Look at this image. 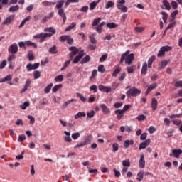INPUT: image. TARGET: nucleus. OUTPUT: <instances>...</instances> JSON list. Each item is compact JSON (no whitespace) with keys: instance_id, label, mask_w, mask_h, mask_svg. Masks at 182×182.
<instances>
[{"instance_id":"nucleus-2","label":"nucleus","mask_w":182,"mask_h":182,"mask_svg":"<svg viewBox=\"0 0 182 182\" xmlns=\"http://www.w3.org/2000/svg\"><path fill=\"white\" fill-rule=\"evenodd\" d=\"M130 51L127 50L126 53L122 55L119 64L122 65L124 61H125V64L128 65H131L134 60V55L133 53L129 54Z\"/></svg>"},{"instance_id":"nucleus-35","label":"nucleus","mask_w":182,"mask_h":182,"mask_svg":"<svg viewBox=\"0 0 182 182\" xmlns=\"http://www.w3.org/2000/svg\"><path fill=\"white\" fill-rule=\"evenodd\" d=\"M75 26H76V23L73 22L71 25H70L68 27L66 28V29L65 30V32L70 31L71 30L74 29Z\"/></svg>"},{"instance_id":"nucleus-28","label":"nucleus","mask_w":182,"mask_h":182,"mask_svg":"<svg viewBox=\"0 0 182 182\" xmlns=\"http://www.w3.org/2000/svg\"><path fill=\"white\" fill-rule=\"evenodd\" d=\"M25 44H26V46H28V47L31 46V47H33V48H35V49L37 48V45H36V43H33V42H31V41H26V42H25Z\"/></svg>"},{"instance_id":"nucleus-52","label":"nucleus","mask_w":182,"mask_h":182,"mask_svg":"<svg viewBox=\"0 0 182 182\" xmlns=\"http://www.w3.org/2000/svg\"><path fill=\"white\" fill-rule=\"evenodd\" d=\"M144 178V172L143 171H139L137 174V178L136 179L139 181H141L142 178Z\"/></svg>"},{"instance_id":"nucleus-29","label":"nucleus","mask_w":182,"mask_h":182,"mask_svg":"<svg viewBox=\"0 0 182 182\" xmlns=\"http://www.w3.org/2000/svg\"><path fill=\"white\" fill-rule=\"evenodd\" d=\"M100 0H98V1H92L90 4V10L93 11V9H95L97 4L100 2Z\"/></svg>"},{"instance_id":"nucleus-53","label":"nucleus","mask_w":182,"mask_h":182,"mask_svg":"<svg viewBox=\"0 0 182 182\" xmlns=\"http://www.w3.org/2000/svg\"><path fill=\"white\" fill-rule=\"evenodd\" d=\"M122 166L124 167H130V161L129 159L124 160L122 161Z\"/></svg>"},{"instance_id":"nucleus-59","label":"nucleus","mask_w":182,"mask_h":182,"mask_svg":"<svg viewBox=\"0 0 182 182\" xmlns=\"http://www.w3.org/2000/svg\"><path fill=\"white\" fill-rule=\"evenodd\" d=\"M171 4L173 9H177L178 8V4L176 1H172Z\"/></svg>"},{"instance_id":"nucleus-31","label":"nucleus","mask_w":182,"mask_h":182,"mask_svg":"<svg viewBox=\"0 0 182 182\" xmlns=\"http://www.w3.org/2000/svg\"><path fill=\"white\" fill-rule=\"evenodd\" d=\"M85 116H86L85 112H79L78 113H77L75 115V119H78L79 118H81V117H85Z\"/></svg>"},{"instance_id":"nucleus-22","label":"nucleus","mask_w":182,"mask_h":182,"mask_svg":"<svg viewBox=\"0 0 182 182\" xmlns=\"http://www.w3.org/2000/svg\"><path fill=\"white\" fill-rule=\"evenodd\" d=\"M117 7L118 8V9H120L122 12H127L128 11V8L123 4H117Z\"/></svg>"},{"instance_id":"nucleus-44","label":"nucleus","mask_w":182,"mask_h":182,"mask_svg":"<svg viewBox=\"0 0 182 182\" xmlns=\"http://www.w3.org/2000/svg\"><path fill=\"white\" fill-rule=\"evenodd\" d=\"M64 4H65V1L64 0H60L57 4L55 8H57V9H63L62 7L63 6Z\"/></svg>"},{"instance_id":"nucleus-25","label":"nucleus","mask_w":182,"mask_h":182,"mask_svg":"<svg viewBox=\"0 0 182 182\" xmlns=\"http://www.w3.org/2000/svg\"><path fill=\"white\" fill-rule=\"evenodd\" d=\"M147 67H148V64L146 62H144L143 63V66H142V68H141V74L145 75H146L147 73Z\"/></svg>"},{"instance_id":"nucleus-57","label":"nucleus","mask_w":182,"mask_h":182,"mask_svg":"<svg viewBox=\"0 0 182 182\" xmlns=\"http://www.w3.org/2000/svg\"><path fill=\"white\" fill-rule=\"evenodd\" d=\"M26 140V136L24 134H20L18 137V141L22 142Z\"/></svg>"},{"instance_id":"nucleus-60","label":"nucleus","mask_w":182,"mask_h":182,"mask_svg":"<svg viewBox=\"0 0 182 182\" xmlns=\"http://www.w3.org/2000/svg\"><path fill=\"white\" fill-rule=\"evenodd\" d=\"M108 55L105 53V55H102V57L100 59V63L105 62L107 59Z\"/></svg>"},{"instance_id":"nucleus-41","label":"nucleus","mask_w":182,"mask_h":182,"mask_svg":"<svg viewBox=\"0 0 182 182\" xmlns=\"http://www.w3.org/2000/svg\"><path fill=\"white\" fill-rule=\"evenodd\" d=\"M53 86V83H50L48 86H46V87L44 89L45 94H48L50 92Z\"/></svg>"},{"instance_id":"nucleus-61","label":"nucleus","mask_w":182,"mask_h":182,"mask_svg":"<svg viewBox=\"0 0 182 182\" xmlns=\"http://www.w3.org/2000/svg\"><path fill=\"white\" fill-rule=\"evenodd\" d=\"M174 86L176 88H179V87L182 88V80L176 82Z\"/></svg>"},{"instance_id":"nucleus-5","label":"nucleus","mask_w":182,"mask_h":182,"mask_svg":"<svg viewBox=\"0 0 182 182\" xmlns=\"http://www.w3.org/2000/svg\"><path fill=\"white\" fill-rule=\"evenodd\" d=\"M18 50V48L16 43H13V44H11V45L9 46V48H8L9 53H11V54H16V53H17Z\"/></svg>"},{"instance_id":"nucleus-12","label":"nucleus","mask_w":182,"mask_h":182,"mask_svg":"<svg viewBox=\"0 0 182 182\" xmlns=\"http://www.w3.org/2000/svg\"><path fill=\"white\" fill-rule=\"evenodd\" d=\"M58 14L60 17L63 18V23H65V21L67 20V17L65 16V11L63 9H59L58 11Z\"/></svg>"},{"instance_id":"nucleus-36","label":"nucleus","mask_w":182,"mask_h":182,"mask_svg":"<svg viewBox=\"0 0 182 182\" xmlns=\"http://www.w3.org/2000/svg\"><path fill=\"white\" fill-rule=\"evenodd\" d=\"M31 20V17L30 16H27L25 19H23L20 26H18V28L21 29L23 28V26L25 25V23L28 21H29Z\"/></svg>"},{"instance_id":"nucleus-49","label":"nucleus","mask_w":182,"mask_h":182,"mask_svg":"<svg viewBox=\"0 0 182 182\" xmlns=\"http://www.w3.org/2000/svg\"><path fill=\"white\" fill-rule=\"evenodd\" d=\"M136 119L139 122H142L146 119V116H145L144 114H139L137 117Z\"/></svg>"},{"instance_id":"nucleus-64","label":"nucleus","mask_w":182,"mask_h":182,"mask_svg":"<svg viewBox=\"0 0 182 182\" xmlns=\"http://www.w3.org/2000/svg\"><path fill=\"white\" fill-rule=\"evenodd\" d=\"M89 9L88 6H84L80 9L81 12H84L85 14H87V11Z\"/></svg>"},{"instance_id":"nucleus-33","label":"nucleus","mask_w":182,"mask_h":182,"mask_svg":"<svg viewBox=\"0 0 182 182\" xmlns=\"http://www.w3.org/2000/svg\"><path fill=\"white\" fill-rule=\"evenodd\" d=\"M76 95L77 97L80 98V100H81L82 102H83V103L86 102L87 98L85 96H83L81 93L77 92Z\"/></svg>"},{"instance_id":"nucleus-24","label":"nucleus","mask_w":182,"mask_h":182,"mask_svg":"<svg viewBox=\"0 0 182 182\" xmlns=\"http://www.w3.org/2000/svg\"><path fill=\"white\" fill-rule=\"evenodd\" d=\"M158 104V101L156 98H153L152 99V102H151V107L153 111H156V108H157V105Z\"/></svg>"},{"instance_id":"nucleus-51","label":"nucleus","mask_w":182,"mask_h":182,"mask_svg":"<svg viewBox=\"0 0 182 182\" xmlns=\"http://www.w3.org/2000/svg\"><path fill=\"white\" fill-rule=\"evenodd\" d=\"M68 35H63V36H61L60 37V42L61 43H65V41H67L68 38Z\"/></svg>"},{"instance_id":"nucleus-38","label":"nucleus","mask_w":182,"mask_h":182,"mask_svg":"<svg viewBox=\"0 0 182 182\" xmlns=\"http://www.w3.org/2000/svg\"><path fill=\"white\" fill-rule=\"evenodd\" d=\"M107 28H109V29H114V28H116L118 27V25L116 24V23H114V22H112V23H108L107 24Z\"/></svg>"},{"instance_id":"nucleus-21","label":"nucleus","mask_w":182,"mask_h":182,"mask_svg":"<svg viewBox=\"0 0 182 182\" xmlns=\"http://www.w3.org/2000/svg\"><path fill=\"white\" fill-rule=\"evenodd\" d=\"M133 144H134L133 139H131V140L127 139L124 142V147L125 149H128L130 145H133Z\"/></svg>"},{"instance_id":"nucleus-8","label":"nucleus","mask_w":182,"mask_h":182,"mask_svg":"<svg viewBox=\"0 0 182 182\" xmlns=\"http://www.w3.org/2000/svg\"><path fill=\"white\" fill-rule=\"evenodd\" d=\"M85 55V53H84V50H80L79 53V55H77V56H75V58L73 60V63L74 64H77L80 60L82 58V57H84Z\"/></svg>"},{"instance_id":"nucleus-9","label":"nucleus","mask_w":182,"mask_h":182,"mask_svg":"<svg viewBox=\"0 0 182 182\" xmlns=\"http://www.w3.org/2000/svg\"><path fill=\"white\" fill-rule=\"evenodd\" d=\"M15 15H11L6 18L4 22H2V26H6L11 23V22L14 20Z\"/></svg>"},{"instance_id":"nucleus-58","label":"nucleus","mask_w":182,"mask_h":182,"mask_svg":"<svg viewBox=\"0 0 182 182\" xmlns=\"http://www.w3.org/2000/svg\"><path fill=\"white\" fill-rule=\"evenodd\" d=\"M27 118L30 119V124L33 125L35 123V119L32 115H28Z\"/></svg>"},{"instance_id":"nucleus-20","label":"nucleus","mask_w":182,"mask_h":182,"mask_svg":"<svg viewBox=\"0 0 182 182\" xmlns=\"http://www.w3.org/2000/svg\"><path fill=\"white\" fill-rule=\"evenodd\" d=\"M95 35H96L95 33H92V35L89 36V38H90V41L91 43L94 44V45H97V41L95 38Z\"/></svg>"},{"instance_id":"nucleus-1","label":"nucleus","mask_w":182,"mask_h":182,"mask_svg":"<svg viewBox=\"0 0 182 182\" xmlns=\"http://www.w3.org/2000/svg\"><path fill=\"white\" fill-rule=\"evenodd\" d=\"M45 33H41L33 36L34 39H40V43H43L47 38H51L56 33V30L53 27H47L44 28Z\"/></svg>"},{"instance_id":"nucleus-50","label":"nucleus","mask_w":182,"mask_h":182,"mask_svg":"<svg viewBox=\"0 0 182 182\" xmlns=\"http://www.w3.org/2000/svg\"><path fill=\"white\" fill-rule=\"evenodd\" d=\"M33 75H34V79H35V80L39 79L40 77H41V73H40V71H38V70H35V71L33 72Z\"/></svg>"},{"instance_id":"nucleus-40","label":"nucleus","mask_w":182,"mask_h":182,"mask_svg":"<svg viewBox=\"0 0 182 182\" xmlns=\"http://www.w3.org/2000/svg\"><path fill=\"white\" fill-rule=\"evenodd\" d=\"M69 50L71 51L73 54L75 55L79 53L78 49L75 46L70 47Z\"/></svg>"},{"instance_id":"nucleus-16","label":"nucleus","mask_w":182,"mask_h":182,"mask_svg":"<svg viewBox=\"0 0 182 182\" xmlns=\"http://www.w3.org/2000/svg\"><path fill=\"white\" fill-rule=\"evenodd\" d=\"M100 107L105 114H109L110 109L105 104H101Z\"/></svg>"},{"instance_id":"nucleus-23","label":"nucleus","mask_w":182,"mask_h":182,"mask_svg":"<svg viewBox=\"0 0 182 182\" xmlns=\"http://www.w3.org/2000/svg\"><path fill=\"white\" fill-rule=\"evenodd\" d=\"M92 134H89L84 140V144L86 145L90 144L92 142Z\"/></svg>"},{"instance_id":"nucleus-19","label":"nucleus","mask_w":182,"mask_h":182,"mask_svg":"<svg viewBox=\"0 0 182 182\" xmlns=\"http://www.w3.org/2000/svg\"><path fill=\"white\" fill-rule=\"evenodd\" d=\"M167 65H168V60H164L159 64V65L158 67V69L160 70H163L164 68H165L166 67Z\"/></svg>"},{"instance_id":"nucleus-48","label":"nucleus","mask_w":182,"mask_h":182,"mask_svg":"<svg viewBox=\"0 0 182 182\" xmlns=\"http://www.w3.org/2000/svg\"><path fill=\"white\" fill-rule=\"evenodd\" d=\"M63 78H64V76L63 75H59L55 77V81L61 82L63 81Z\"/></svg>"},{"instance_id":"nucleus-45","label":"nucleus","mask_w":182,"mask_h":182,"mask_svg":"<svg viewBox=\"0 0 182 182\" xmlns=\"http://www.w3.org/2000/svg\"><path fill=\"white\" fill-rule=\"evenodd\" d=\"M29 105H30L29 102H27V101H26V102H24V103H23V105H20V107H21V109L26 110V109L27 107H28Z\"/></svg>"},{"instance_id":"nucleus-46","label":"nucleus","mask_w":182,"mask_h":182,"mask_svg":"<svg viewBox=\"0 0 182 182\" xmlns=\"http://www.w3.org/2000/svg\"><path fill=\"white\" fill-rule=\"evenodd\" d=\"M28 58L29 61H33L34 60L33 53L32 50H29L28 53Z\"/></svg>"},{"instance_id":"nucleus-30","label":"nucleus","mask_w":182,"mask_h":182,"mask_svg":"<svg viewBox=\"0 0 182 182\" xmlns=\"http://www.w3.org/2000/svg\"><path fill=\"white\" fill-rule=\"evenodd\" d=\"M49 53L52 55H55L58 53L56 46H53V47L49 48Z\"/></svg>"},{"instance_id":"nucleus-4","label":"nucleus","mask_w":182,"mask_h":182,"mask_svg":"<svg viewBox=\"0 0 182 182\" xmlns=\"http://www.w3.org/2000/svg\"><path fill=\"white\" fill-rule=\"evenodd\" d=\"M172 50V47L171 46H163L161 48L160 51L159 52L157 56L159 58H162L165 55V53L166 52H168L171 51Z\"/></svg>"},{"instance_id":"nucleus-37","label":"nucleus","mask_w":182,"mask_h":182,"mask_svg":"<svg viewBox=\"0 0 182 182\" xmlns=\"http://www.w3.org/2000/svg\"><path fill=\"white\" fill-rule=\"evenodd\" d=\"M19 6L18 5L12 6L9 9V12H17L18 11Z\"/></svg>"},{"instance_id":"nucleus-15","label":"nucleus","mask_w":182,"mask_h":182,"mask_svg":"<svg viewBox=\"0 0 182 182\" xmlns=\"http://www.w3.org/2000/svg\"><path fill=\"white\" fill-rule=\"evenodd\" d=\"M145 164H146V161L144 160V154H141L140 156V160H139V168H144Z\"/></svg>"},{"instance_id":"nucleus-17","label":"nucleus","mask_w":182,"mask_h":182,"mask_svg":"<svg viewBox=\"0 0 182 182\" xmlns=\"http://www.w3.org/2000/svg\"><path fill=\"white\" fill-rule=\"evenodd\" d=\"M73 102H76V99H70V100H68V101H66V102H65L63 104V105H62V107H61V108H62V109H65L70 104H71Z\"/></svg>"},{"instance_id":"nucleus-13","label":"nucleus","mask_w":182,"mask_h":182,"mask_svg":"<svg viewBox=\"0 0 182 182\" xmlns=\"http://www.w3.org/2000/svg\"><path fill=\"white\" fill-rule=\"evenodd\" d=\"M114 114H117V119L119 121L124 117V111L122 109H117L114 111Z\"/></svg>"},{"instance_id":"nucleus-6","label":"nucleus","mask_w":182,"mask_h":182,"mask_svg":"<svg viewBox=\"0 0 182 182\" xmlns=\"http://www.w3.org/2000/svg\"><path fill=\"white\" fill-rule=\"evenodd\" d=\"M98 89L100 92H105L107 94L111 92V91H112V87H107V86H105L103 85H98Z\"/></svg>"},{"instance_id":"nucleus-39","label":"nucleus","mask_w":182,"mask_h":182,"mask_svg":"<svg viewBox=\"0 0 182 182\" xmlns=\"http://www.w3.org/2000/svg\"><path fill=\"white\" fill-rule=\"evenodd\" d=\"M161 15L163 16V17H162L163 21H164L165 23H166L168 18V14L166 12H165V11H162L161 13Z\"/></svg>"},{"instance_id":"nucleus-55","label":"nucleus","mask_w":182,"mask_h":182,"mask_svg":"<svg viewBox=\"0 0 182 182\" xmlns=\"http://www.w3.org/2000/svg\"><path fill=\"white\" fill-rule=\"evenodd\" d=\"M113 149L112 151L114 153L117 152L119 150V144L117 143H114L112 145Z\"/></svg>"},{"instance_id":"nucleus-62","label":"nucleus","mask_w":182,"mask_h":182,"mask_svg":"<svg viewBox=\"0 0 182 182\" xmlns=\"http://www.w3.org/2000/svg\"><path fill=\"white\" fill-rule=\"evenodd\" d=\"M98 71L100 72V73H105V69L104 65H100L98 66Z\"/></svg>"},{"instance_id":"nucleus-3","label":"nucleus","mask_w":182,"mask_h":182,"mask_svg":"<svg viewBox=\"0 0 182 182\" xmlns=\"http://www.w3.org/2000/svg\"><path fill=\"white\" fill-rule=\"evenodd\" d=\"M141 91L134 87H132L127 92V96L129 97H136L141 95Z\"/></svg>"},{"instance_id":"nucleus-43","label":"nucleus","mask_w":182,"mask_h":182,"mask_svg":"<svg viewBox=\"0 0 182 182\" xmlns=\"http://www.w3.org/2000/svg\"><path fill=\"white\" fill-rule=\"evenodd\" d=\"M101 21H102L101 18H97L94 19V21L92 23V26H93V27L97 26Z\"/></svg>"},{"instance_id":"nucleus-11","label":"nucleus","mask_w":182,"mask_h":182,"mask_svg":"<svg viewBox=\"0 0 182 182\" xmlns=\"http://www.w3.org/2000/svg\"><path fill=\"white\" fill-rule=\"evenodd\" d=\"M163 5L164 6H161L162 9H166V11H171V6L168 0H163Z\"/></svg>"},{"instance_id":"nucleus-14","label":"nucleus","mask_w":182,"mask_h":182,"mask_svg":"<svg viewBox=\"0 0 182 182\" xmlns=\"http://www.w3.org/2000/svg\"><path fill=\"white\" fill-rule=\"evenodd\" d=\"M64 134H65V137H64V140L65 142L67 143H70L72 142V139L70 138V133L68 131H64Z\"/></svg>"},{"instance_id":"nucleus-10","label":"nucleus","mask_w":182,"mask_h":182,"mask_svg":"<svg viewBox=\"0 0 182 182\" xmlns=\"http://www.w3.org/2000/svg\"><path fill=\"white\" fill-rule=\"evenodd\" d=\"M172 153L170 154L171 157L174 156L175 158L178 159L182 154V149H173Z\"/></svg>"},{"instance_id":"nucleus-32","label":"nucleus","mask_w":182,"mask_h":182,"mask_svg":"<svg viewBox=\"0 0 182 182\" xmlns=\"http://www.w3.org/2000/svg\"><path fill=\"white\" fill-rule=\"evenodd\" d=\"M63 87V84H58L55 85L53 89H52V92L53 93H55L58 92V90H59L60 89H61Z\"/></svg>"},{"instance_id":"nucleus-27","label":"nucleus","mask_w":182,"mask_h":182,"mask_svg":"<svg viewBox=\"0 0 182 182\" xmlns=\"http://www.w3.org/2000/svg\"><path fill=\"white\" fill-rule=\"evenodd\" d=\"M105 25V22H102L101 23H100L97 27L96 28V31L98 33H102V27Z\"/></svg>"},{"instance_id":"nucleus-7","label":"nucleus","mask_w":182,"mask_h":182,"mask_svg":"<svg viewBox=\"0 0 182 182\" xmlns=\"http://www.w3.org/2000/svg\"><path fill=\"white\" fill-rule=\"evenodd\" d=\"M39 65H40L39 63H34L33 65H32L31 63H28L26 65L27 71L31 72L33 70H36L39 68Z\"/></svg>"},{"instance_id":"nucleus-42","label":"nucleus","mask_w":182,"mask_h":182,"mask_svg":"<svg viewBox=\"0 0 182 182\" xmlns=\"http://www.w3.org/2000/svg\"><path fill=\"white\" fill-rule=\"evenodd\" d=\"M122 68L120 67H117L116 68V70H114L113 73H112V77H117V75L119 74V73L121 72Z\"/></svg>"},{"instance_id":"nucleus-26","label":"nucleus","mask_w":182,"mask_h":182,"mask_svg":"<svg viewBox=\"0 0 182 182\" xmlns=\"http://www.w3.org/2000/svg\"><path fill=\"white\" fill-rule=\"evenodd\" d=\"M156 60V55H152L148 60V68H151L152 67V63H154V61Z\"/></svg>"},{"instance_id":"nucleus-47","label":"nucleus","mask_w":182,"mask_h":182,"mask_svg":"<svg viewBox=\"0 0 182 182\" xmlns=\"http://www.w3.org/2000/svg\"><path fill=\"white\" fill-rule=\"evenodd\" d=\"M114 2L112 1H109L105 5V9H109V8H112V6H114Z\"/></svg>"},{"instance_id":"nucleus-56","label":"nucleus","mask_w":182,"mask_h":182,"mask_svg":"<svg viewBox=\"0 0 182 182\" xmlns=\"http://www.w3.org/2000/svg\"><path fill=\"white\" fill-rule=\"evenodd\" d=\"M90 91H93V93H96L97 92V87L96 85H92L90 87Z\"/></svg>"},{"instance_id":"nucleus-54","label":"nucleus","mask_w":182,"mask_h":182,"mask_svg":"<svg viewBox=\"0 0 182 182\" xmlns=\"http://www.w3.org/2000/svg\"><path fill=\"white\" fill-rule=\"evenodd\" d=\"M80 136V132H75L72 134V138L73 140L77 139Z\"/></svg>"},{"instance_id":"nucleus-63","label":"nucleus","mask_w":182,"mask_h":182,"mask_svg":"<svg viewBox=\"0 0 182 182\" xmlns=\"http://www.w3.org/2000/svg\"><path fill=\"white\" fill-rule=\"evenodd\" d=\"M54 3L51 2V1H43L42 2V5H43V6H50V5H53Z\"/></svg>"},{"instance_id":"nucleus-34","label":"nucleus","mask_w":182,"mask_h":182,"mask_svg":"<svg viewBox=\"0 0 182 182\" xmlns=\"http://www.w3.org/2000/svg\"><path fill=\"white\" fill-rule=\"evenodd\" d=\"M11 80H12L11 75H8L5 77L1 79L0 82L1 83H4L5 82L10 81Z\"/></svg>"},{"instance_id":"nucleus-18","label":"nucleus","mask_w":182,"mask_h":182,"mask_svg":"<svg viewBox=\"0 0 182 182\" xmlns=\"http://www.w3.org/2000/svg\"><path fill=\"white\" fill-rule=\"evenodd\" d=\"M91 60V57L88 55H85V57L82 58V59L80 61L81 65L86 64L89 63Z\"/></svg>"}]
</instances>
